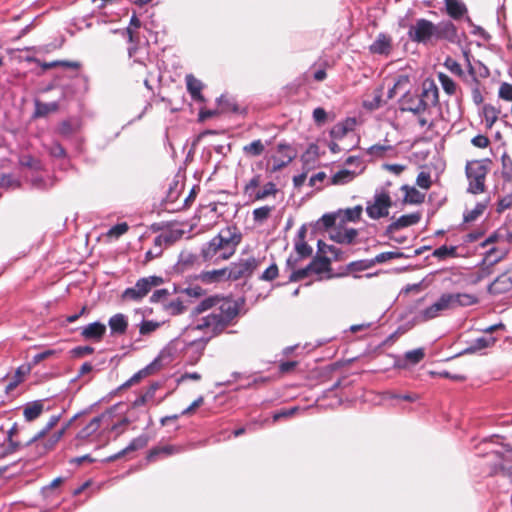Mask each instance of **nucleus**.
Wrapping results in <instances>:
<instances>
[{
	"instance_id": "1",
	"label": "nucleus",
	"mask_w": 512,
	"mask_h": 512,
	"mask_svg": "<svg viewBox=\"0 0 512 512\" xmlns=\"http://www.w3.org/2000/svg\"><path fill=\"white\" fill-rule=\"evenodd\" d=\"M243 305V299H235L231 295L215 294L202 299L192 310V315L198 317L192 329L203 332L207 337L192 341L189 346L201 344L203 351L211 339L238 322Z\"/></svg>"
},
{
	"instance_id": "2",
	"label": "nucleus",
	"mask_w": 512,
	"mask_h": 512,
	"mask_svg": "<svg viewBox=\"0 0 512 512\" xmlns=\"http://www.w3.org/2000/svg\"><path fill=\"white\" fill-rule=\"evenodd\" d=\"M242 241V233L237 226H227L219 231L200 251L204 262L218 264L229 260Z\"/></svg>"
},
{
	"instance_id": "3",
	"label": "nucleus",
	"mask_w": 512,
	"mask_h": 512,
	"mask_svg": "<svg viewBox=\"0 0 512 512\" xmlns=\"http://www.w3.org/2000/svg\"><path fill=\"white\" fill-rule=\"evenodd\" d=\"M408 37L411 41L419 44H432L439 40L455 42L457 40V28L451 21H441L437 24L421 18L408 30Z\"/></svg>"
},
{
	"instance_id": "4",
	"label": "nucleus",
	"mask_w": 512,
	"mask_h": 512,
	"mask_svg": "<svg viewBox=\"0 0 512 512\" xmlns=\"http://www.w3.org/2000/svg\"><path fill=\"white\" fill-rule=\"evenodd\" d=\"M439 103V90L432 79H425L419 91H407L400 100V109L415 115H422Z\"/></svg>"
},
{
	"instance_id": "5",
	"label": "nucleus",
	"mask_w": 512,
	"mask_h": 512,
	"mask_svg": "<svg viewBox=\"0 0 512 512\" xmlns=\"http://www.w3.org/2000/svg\"><path fill=\"white\" fill-rule=\"evenodd\" d=\"M491 164L488 158L467 161L465 175L468 180V193L478 195L486 191V178Z\"/></svg>"
},
{
	"instance_id": "6",
	"label": "nucleus",
	"mask_w": 512,
	"mask_h": 512,
	"mask_svg": "<svg viewBox=\"0 0 512 512\" xmlns=\"http://www.w3.org/2000/svg\"><path fill=\"white\" fill-rule=\"evenodd\" d=\"M260 265L261 260L254 256L241 258L237 262L231 263L228 267V280L238 281L243 278H249Z\"/></svg>"
},
{
	"instance_id": "7",
	"label": "nucleus",
	"mask_w": 512,
	"mask_h": 512,
	"mask_svg": "<svg viewBox=\"0 0 512 512\" xmlns=\"http://www.w3.org/2000/svg\"><path fill=\"white\" fill-rule=\"evenodd\" d=\"M392 199L387 192H381L374 196V201L366 206V213L371 219H380L389 215Z\"/></svg>"
},
{
	"instance_id": "8",
	"label": "nucleus",
	"mask_w": 512,
	"mask_h": 512,
	"mask_svg": "<svg viewBox=\"0 0 512 512\" xmlns=\"http://www.w3.org/2000/svg\"><path fill=\"white\" fill-rule=\"evenodd\" d=\"M297 156V152L294 148L286 143H280L277 145L276 154L272 156V172H277L290 164Z\"/></svg>"
},
{
	"instance_id": "9",
	"label": "nucleus",
	"mask_w": 512,
	"mask_h": 512,
	"mask_svg": "<svg viewBox=\"0 0 512 512\" xmlns=\"http://www.w3.org/2000/svg\"><path fill=\"white\" fill-rule=\"evenodd\" d=\"M164 283V279L159 276H149L141 278L137 281L134 288H130V299L141 300L153 287L160 286Z\"/></svg>"
},
{
	"instance_id": "10",
	"label": "nucleus",
	"mask_w": 512,
	"mask_h": 512,
	"mask_svg": "<svg viewBox=\"0 0 512 512\" xmlns=\"http://www.w3.org/2000/svg\"><path fill=\"white\" fill-rule=\"evenodd\" d=\"M420 220L421 213L419 212L402 215L386 227L384 235L390 239H395L398 243H403L404 239L393 238V233L402 228L413 226Z\"/></svg>"
},
{
	"instance_id": "11",
	"label": "nucleus",
	"mask_w": 512,
	"mask_h": 512,
	"mask_svg": "<svg viewBox=\"0 0 512 512\" xmlns=\"http://www.w3.org/2000/svg\"><path fill=\"white\" fill-rule=\"evenodd\" d=\"M446 306L449 309L467 307L478 303V298L470 293H444L442 294Z\"/></svg>"
},
{
	"instance_id": "12",
	"label": "nucleus",
	"mask_w": 512,
	"mask_h": 512,
	"mask_svg": "<svg viewBox=\"0 0 512 512\" xmlns=\"http://www.w3.org/2000/svg\"><path fill=\"white\" fill-rule=\"evenodd\" d=\"M393 51V39L390 35L379 33L374 42L369 46L371 54L388 57Z\"/></svg>"
},
{
	"instance_id": "13",
	"label": "nucleus",
	"mask_w": 512,
	"mask_h": 512,
	"mask_svg": "<svg viewBox=\"0 0 512 512\" xmlns=\"http://www.w3.org/2000/svg\"><path fill=\"white\" fill-rule=\"evenodd\" d=\"M106 325L101 322H93L83 327L80 335L84 340L100 342L106 334Z\"/></svg>"
},
{
	"instance_id": "14",
	"label": "nucleus",
	"mask_w": 512,
	"mask_h": 512,
	"mask_svg": "<svg viewBox=\"0 0 512 512\" xmlns=\"http://www.w3.org/2000/svg\"><path fill=\"white\" fill-rule=\"evenodd\" d=\"M445 310H448V308L443 299V296L441 295L440 298L435 303L419 312L418 319L421 322H427L437 318Z\"/></svg>"
},
{
	"instance_id": "15",
	"label": "nucleus",
	"mask_w": 512,
	"mask_h": 512,
	"mask_svg": "<svg viewBox=\"0 0 512 512\" xmlns=\"http://www.w3.org/2000/svg\"><path fill=\"white\" fill-rule=\"evenodd\" d=\"M512 289V273L505 272L499 275L488 287L491 294H503Z\"/></svg>"
},
{
	"instance_id": "16",
	"label": "nucleus",
	"mask_w": 512,
	"mask_h": 512,
	"mask_svg": "<svg viewBox=\"0 0 512 512\" xmlns=\"http://www.w3.org/2000/svg\"><path fill=\"white\" fill-rule=\"evenodd\" d=\"M183 451L181 446L176 445H159L153 447L147 454L149 462L157 460L159 457H168Z\"/></svg>"
},
{
	"instance_id": "17",
	"label": "nucleus",
	"mask_w": 512,
	"mask_h": 512,
	"mask_svg": "<svg viewBox=\"0 0 512 512\" xmlns=\"http://www.w3.org/2000/svg\"><path fill=\"white\" fill-rule=\"evenodd\" d=\"M187 90L190 93L193 100L197 102H204V96L201 91L203 89V84L200 80H198L194 75L188 74L185 77Z\"/></svg>"
},
{
	"instance_id": "18",
	"label": "nucleus",
	"mask_w": 512,
	"mask_h": 512,
	"mask_svg": "<svg viewBox=\"0 0 512 512\" xmlns=\"http://www.w3.org/2000/svg\"><path fill=\"white\" fill-rule=\"evenodd\" d=\"M358 235V231L354 228L336 229L330 234L331 240L340 244H352Z\"/></svg>"
},
{
	"instance_id": "19",
	"label": "nucleus",
	"mask_w": 512,
	"mask_h": 512,
	"mask_svg": "<svg viewBox=\"0 0 512 512\" xmlns=\"http://www.w3.org/2000/svg\"><path fill=\"white\" fill-rule=\"evenodd\" d=\"M108 325L110 328L111 335L117 336L125 334L128 327V322L126 320L125 315L115 314L109 319Z\"/></svg>"
},
{
	"instance_id": "20",
	"label": "nucleus",
	"mask_w": 512,
	"mask_h": 512,
	"mask_svg": "<svg viewBox=\"0 0 512 512\" xmlns=\"http://www.w3.org/2000/svg\"><path fill=\"white\" fill-rule=\"evenodd\" d=\"M497 339L493 336H482L475 339L471 344L465 349V353L473 354L480 350L492 347L496 343Z\"/></svg>"
},
{
	"instance_id": "21",
	"label": "nucleus",
	"mask_w": 512,
	"mask_h": 512,
	"mask_svg": "<svg viewBox=\"0 0 512 512\" xmlns=\"http://www.w3.org/2000/svg\"><path fill=\"white\" fill-rule=\"evenodd\" d=\"M229 268L216 269L211 271H204L200 275V279L204 283H216L224 280H228Z\"/></svg>"
},
{
	"instance_id": "22",
	"label": "nucleus",
	"mask_w": 512,
	"mask_h": 512,
	"mask_svg": "<svg viewBox=\"0 0 512 512\" xmlns=\"http://www.w3.org/2000/svg\"><path fill=\"white\" fill-rule=\"evenodd\" d=\"M183 188V185H180L178 181H174L167 192L166 198L164 200L165 209L169 212L171 211V207H176L178 204L176 203L181 190Z\"/></svg>"
},
{
	"instance_id": "23",
	"label": "nucleus",
	"mask_w": 512,
	"mask_h": 512,
	"mask_svg": "<svg viewBox=\"0 0 512 512\" xmlns=\"http://www.w3.org/2000/svg\"><path fill=\"white\" fill-rule=\"evenodd\" d=\"M44 405L41 400L28 403L23 409V416L26 421L31 422L37 419L43 412Z\"/></svg>"
},
{
	"instance_id": "24",
	"label": "nucleus",
	"mask_w": 512,
	"mask_h": 512,
	"mask_svg": "<svg viewBox=\"0 0 512 512\" xmlns=\"http://www.w3.org/2000/svg\"><path fill=\"white\" fill-rule=\"evenodd\" d=\"M401 190L405 192L403 202L407 204H421L424 202L425 195L415 187L403 185Z\"/></svg>"
},
{
	"instance_id": "25",
	"label": "nucleus",
	"mask_w": 512,
	"mask_h": 512,
	"mask_svg": "<svg viewBox=\"0 0 512 512\" xmlns=\"http://www.w3.org/2000/svg\"><path fill=\"white\" fill-rule=\"evenodd\" d=\"M447 14L453 19H460L467 12L465 5L458 0H445Z\"/></svg>"
},
{
	"instance_id": "26",
	"label": "nucleus",
	"mask_w": 512,
	"mask_h": 512,
	"mask_svg": "<svg viewBox=\"0 0 512 512\" xmlns=\"http://www.w3.org/2000/svg\"><path fill=\"white\" fill-rule=\"evenodd\" d=\"M174 292L175 290L170 291L167 288L156 289L150 297V302L160 304L162 306V309L164 310L165 305H167V303H169L173 298L172 296Z\"/></svg>"
},
{
	"instance_id": "27",
	"label": "nucleus",
	"mask_w": 512,
	"mask_h": 512,
	"mask_svg": "<svg viewBox=\"0 0 512 512\" xmlns=\"http://www.w3.org/2000/svg\"><path fill=\"white\" fill-rule=\"evenodd\" d=\"M309 269L311 270V274H322L329 272L331 271V261L325 256L317 257L309 263Z\"/></svg>"
},
{
	"instance_id": "28",
	"label": "nucleus",
	"mask_w": 512,
	"mask_h": 512,
	"mask_svg": "<svg viewBox=\"0 0 512 512\" xmlns=\"http://www.w3.org/2000/svg\"><path fill=\"white\" fill-rule=\"evenodd\" d=\"M487 456L495 462V465L491 468L489 475L493 476L499 473H502L503 475L508 474L507 468L503 463L504 457L500 452L491 451L487 453Z\"/></svg>"
},
{
	"instance_id": "29",
	"label": "nucleus",
	"mask_w": 512,
	"mask_h": 512,
	"mask_svg": "<svg viewBox=\"0 0 512 512\" xmlns=\"http://www.w3.org/2000/svg\"><path fill=\"white\" fill-rule=\"evenodd\" d=\"M69 425H70V423H67L62 429L56 431L47 439L42 440L43 445L41 446V451L42 452H50L51 450H53L55 448L56 444L60 441V439L65 434V431Z\"/></svg>"
},
{
	"instance_id": "30",
	"label": "nucleus",
	"mask_w": 512,
	"mask_h": 512,
	"mask_svg": "<svg viewBox=\"0 0 512 512\" xmlns=\"http://www.w3.org/2000/svg\"><path fill=\"white\" fill-rule=\"evenodd\" d=\"M101 421V417H94L84 428L79 431L77 438L80 440L89 439L99 430Z\"/></svg>"
},
{
	"instance_id": "31",
	"label": "nucleus",
	"mask_w": 512,
	"mask_h": 512,
	"mask_svg": "<svg viewBox=\"0 0 512 512\" xmlns=\"http://www.w3.org/2000/svg\"><path fill=\"white\" fill-rule=\"evenodd\" d=\"M163 311L169 316H178L186 311V306L180 297H173Z\"/></svg>"
},
{
	"instance_id": "32",
	"label": "nucleus",
	"mask_w": 512,
	"mask_h": 512,
	"mask_svg": "<svg viewBox=\"0 0 512 512\" xmlns=\"http://www.w3.org/2000/svg\"><path fill=\"white\" fill-rule=\"evenodd\" d=\"M273 211H274V206L265 205V206L255 208L252 211V217H253L254 223H256L258 225H262L270 218Z\"/></svg>"
},
{
	"instance_id": "33",
	"label": "nucleus",
	"mask_w": 512,
	"mask_h": 512,
	"mask_svg": "<svg viewBox=\"0 0 512 512\" xmlns=\"http://www.w3.org/2000/svg\"><path fill=\"white\" fill-rule=\"evenodd\" d=\"M482 110L486 128L491 129L499 118L500 110L491 104H485Z\"/></svg>"
},
{
	"instance_id": "34",
	"label": "nucleus",
	"mask_w": 512,
	"mask_h": 512,
	"mask_svg": "<svg viewBox=\"0 0 512 512\" xmlns=\"http://www.w3.org/2000/svg\"><path fill=\"white\" fill-rule=\"evenodd\" d=\"M488 201L478 202L475 207L470 210L466 211L463 215V221L464 223H471L476 221L487 209Z\"/></svg>"
},
{
	"instance_id": "35",
	"label": "nucleus",
	"mask_w": 512,
	"mask_h": 512,
	"mask_svg": "<svg viewBox=\"0 0 512 512\" xmlns=\"http://www.w3.org/2000/svg\"><path fill=\"white\" fill-rule=\"evenodd\" d=\"M162 324L163 322L143 319L137 326L140 336L148 337L156 332L162 326Z\"/></svg>"
},
{
	"instance_id": "36",
	"label": "nucleus",
	"mask_w": 512,
	"mask_h": 512,
	"mask_svg": "<svg viewBox=\"0 0 512 512\" xmlns=\"http://www.w3.org/2000/svg\"><path fill=\"white\" fill-rule=\"evenodd\" d=\"M181 236H182V232H180V231H166V232L161 233L154 239V244L156 246H161V247L163 244L171 245L175 241L180 239Z\"/></svg>"
},
{
	"instance_id": "37",
	"label": "nucleus",
	"mask_w": 512,
	"mask_h": 512,
	"mask_svg": "<svg viewBox=\"0 0 512 512\" xmlns=\"http://www.w3.org/2000/svg\"><path fill=\"white\" fill-rule=\"evenodd\" d=\"M59 104L57 102L44 103L41 101L35 102V116L36 117H45L49 113H53L58 111Z\"/></svg>"
},
{
	"instance_id": "38",
	"label": "nucleus",
	"mask_w": 512,
	"mask_h": 512,
	"mask_svg": "<svg viewBox=\"0 0 512 512\" xmlns=\"http://www.w3.org/2000/svg\"><path fill=\"white\" fill-rule=\"evenodd\" d=\"M356 176L354 171L342 169L335 173L331 178L332 185H344L351 182Z\"/></svg>"
},
{
	"instance_id": "39",
	"label": "nucleus",
	"mask_w": 512,
	"mask_h": 512,
	"mask_svg": "<svg viewBox=\"0 0 512 512\" xmlns=\"http://www.w3.org/2000/svg\"><path fill=\"white\" fill-rule=\"evenodd\" d=\"M265 151V145L260 139L243 146V153L249 157L260 156Z\"/></svg>"
},
{
	"instance_id": "40",
	"label": "nucleus",
	"mask_w": 512,
	"mask_h": 512,
	"mask_svg": "<svg viewBox=\"0 0 512 512\" xmlns=\"http://www.w3.org/2000/svg\"><path fill=\"white\" fill-rule=\"evenodd\" d=\"M278 192L276 184L273 182L266 183L262 189H259L255 192L252 197L253 201H259L268 198L269 196H275Z\"/></svg>"
},
{
	"instance_id": "41",
	"label": "nucleus",
	"mask_w": 512,
	"mask_h": 512,
	"mask_svg": "<svg viewBox=\"0 0 512 512\" xmlns=\"http://www.w3.org/2000/svg\"><path fill=\"white\" fill-rule=\"evenodd\" d=\"M501 176L505 182H512V158L504 153L501 156Z\"/></svg>"
},
{
	"instance_id": "42",
	"label": "nucleus",
	"mask_w": 512,
	"mask_h": 512,
	"mask_svg": "<svg viewBox=\"0 0 512 512\" xmlns=\"http://www.w3.org/2000/svg\"><path fill=\"white\" fill-rule=\"evenodd\" d=\"M438 79L446 94L454 95L456 93L457 85L452 78L445 73L440 72L438 73Z\"/></svg>"
},
{
	"instance_id": "43",
	"label": "nucleus",
	"mask_w": 512,
	"mask_h": 512,
	"mask_svg": "<svg viewBox=\"0 0 512 512\" xmlns=\"http://www.w3.org/2000/svg\"><path fill=\"white\" fill-rule=\"evenodd\" d=\"M362 211H363V209H362V206H360V205L344 210L343 218H342L341 222L342 223H345L347 221L356 222V221L360 220ZM341 214H342V211H341Z\"/></svg>"
},
{
	"instance_id": "44",
	"label": "nucleus",
	"mask_w": 512,
	"mask_h": 512,
	"mask_svg": "<svg viewBox=\"0 0 512 512\" xmlns=\"http://www.w3.org/2000/svg\"><path fill=\"white\" fill-rule=\"evenodd\" d=\"M425 357V351L423 348H417L414 350L407 351L404 354V359L412 365H416L421 362Z\"/></svg>"
},
{
	"instance_id": "45",
	"label": "nucleus",
	"mask_w": 512,
	"mask_h": 512,
	"mask_svg": "<svg viewBox=\"0 0 512 512\" xmlns=\"http://www.w3.org/2000/svg\"><path fill=\"white\" fill-rule=\"evenodd\" d=\"M157 360L149 364L147 367L130 377V385L138 383L143 377L153 374L157 370Z\"/></svg>"
},
{
	"instance_id": "46",
	"label": "nucleus",
	"mask_w": 512,
	"mask_h": 512,
	"mask_svg": "<svg viewBox=\"0 0 512 512\" xmlns=\"http://www.w3.org/2000/svg\"><path fill=\"white\" fill-rule=\"evenodd\" d=\"M434 257L438 259H446L447 257H456L457 256V247L456 246H446L443 245L433 251L432 254Z\"/></svg>"
},
{
	"instance_id": "47",
	"label": "nucleus",
	"mask_w": 512,
	"mask_h": 512,
	"mask_svg": "<svg viewBox=\"0 0 512 512\" xmlns=\"http://www.w3.org/2000/svg\"><path fill=\"white\" fill-rule=\"evenodd\" d=\"M199 188L197 186H194L191 190L189 195L183 200V202L179 203L176 207H171L172 212L181 211L184 209H187L191 206V204L194 202L197 192Z\"/></svg>"
},
{
	"instance_id": "48",
	"label": "nucleus",
	"mask_w": 512,
	"mask_h": 512,
	"mask_svg": "<svg viewBox=\"0 0 512 512\" xmlns=\"http://www.w3.org/2000/svg\"><path fill=\"white\" fill-rule=\"evenodd\" d=\"M390 150H392L391 145L374 144L367 149V154L373 157L382 158Z\"/></svg>"
},
{
	"instance_id": "49",
	"label": "nucleus",
	"mask_w": 512,
	"mask_h": 512,
	"mask_svg": "<svg viewBox=\"0 0 512 512\" xmlns=\"http://www.w3.org/2000/svg\"><path fill=\"white\" fill-rule=\"evenodd\" d=\"M127 231L128 224L126 222H122L110 228L106 233V237L109 240L117 239L120 236L124 235Z\"/></svg>"
},
{
	"instance_id": "50",
	"label": "nucleus",
	"mask_w": 512,
	"mask_h": 512,
	"mask_svg": "<svg viewBox=\"0 0 512 512\" xmlns=\"http://www.w3.org/2000/svg\"><path fill=\"white\" fill-rule=\"evenodd\" d=\"M404 254L402 252L398 251H388V252H382L378 254L374 259L371 260L373 262V266L376 263H384L386 261L392 260V259H399L402 258Z\"/></svg>"
},
{
	"instance_id": "51",
	"label": "nucleus",
	"mask_w": 512,
	"mask_h": 512,
	"mask_svg": "<svg viewBox=\"0 0 512 512\" xmlns=\"http://www.w3.org/2000/svg\"><path fill=\"white\" fill-rule=\"evenodd\" d=\"M58 420H59V417H57V416L51 417L49 422L46 424V426L41 431H39L34 437H32L28 441V444H32L33 442H36L37 440L43 439L47 435V433L57 424Z\"/></svg>"
},
{
	"instance_id": "52",
	"label": "nucleus",
	"mask_w": 512,
	"mask_h": 512,
	"mask_svg": "<svg viewBox=\"0 0 512 512\" xmlns=\"http://www.w3.org/2000/svg\"><path fill=\"white\" fill-rule=\"evenodd\" d=\"M444 66L454 75L462 77L464 75V71L461 65L452 57H447L444 62Z\"/></svg>"
},
{
	"instance_id": "53",
	"label": "nucleus",
	"mask_w": 512,
	"mask_h": 512,
	"mask_svg": "<svg viewBox=\"0 0 512 512\" xmlns=\"http://www.w3.org/2000/svg\"><path fill=\"white\" fill-rule=\"evenodd\" d=\"M309 275H311V270L309 269V264H308L304 268L294 270L289 276V281L290 282H298V281H301V280L307 278Z\"/></svg>"
},
{
	"instance_id": "54",
	"label": "nucleus",
	"mask_w": 512,
	"mask_h": 512,
	"mask_svg": "<svg viewBox=\"0 0 512 512\" xmlns=\"http://www.w3.org/2000/svg\"><path fill=\"white\" fill-rule=\"evenodd\" d=\"M416 184L425 190H428L431 187V175L429 172L421 171L416 178Z\"/></svg>"
},
{
	"instance_id": "55",
	"label": "nucleus",
	"mask_w": 512,
	"mask_h": 512,
	"mask_svg": "<svg viewBox=\"0 0 512 512\" xmlns=\"http://www.w3.org/2000/svg\"><path fill=\"white\" fill-rule=\"evenodd\" d=\"M279 269L277 264H271L260 276V280L273 281L278 277Z\"/></svg>"
},
{
	"instance_id": "56",
	"label": "nucleus",
	"mask_w": 512,
	"mask_h": 512,
	"mask_svg": "<svg viewBox=\"0 0 512 512\" xmlns=\"http://www.w3.org/2000/svg\"><path fill=\"white\" fill-rule=\"evenodd\" d=\"M261 184V175H254L244 186L243 190L245 194H249L252 197V192L258 188Z\"/></svg>"
},
{
	"instance_id": "57",
	"label": "nucleus",
	"mask_w": 512,
	"mask_h": 512,
	"mask_svg": "<svg viewBox=\"0 0 512 512\" xmlns=\"http://www.w3.org/2000/svg\"><path fill=\"white\" fill-rule=\"evenodd\" d=\"M372 266L373 262H371V260H360L349 263L348 269L351 271H363L371 268Z\"/></svg>"
},
{
	"instance_id": "58",
	"label": "nucleus",
	"mask_w": 512,
	"mask_h": 512,
	"mask_svg": "<svg viewBox=\"0 0 512 512\" xmlns=\"http://www.w3.org/2000/svg\"><path fill=\"white\" fill-rule=\"evenodd\" d=\"M75 131V127L69 120L62 121L58 126V133L65 137L71 136Z\"/></svg>"
},
{
	"instance_id": "59",
	"label": "nucleus",
	"mask_w": 512,
	"mask_h": 512,
	"mask_svg": "<svg viewBox=\"0 0 512 512\" xmlns=\"http://www.w3.org/2000/svg\"><path fill=\"white\" fill-rule=\"evenodd\" d=\"M498 95L505 101H512V84L503 82L500 85Z\"/></svg>"
},
{
	"instance_id": "60",
	"label": "nucleus",
	"mask_w": 512,
	"mask_h": 512,
	"mask_svg": "<svg viewBox=\"0 0 512 512\" xmlns=\"http://www.w3.org/2000/svg\"><path fill=\"white\" fill-rule=\"evenodd\" d=\"M512 208V192L501 197L497 203V212L502 213L503 211Z\"/></svg>"
},
{
	"instance_id": "61",
	"label": "nucleus",
	"mask_w": 512,
	"mask_h": 512,
	"mask_svg": "<svg viewBox=\"0 0 512 512\" xmlns=\"http://www.w3.org/2000/svg\"><path fill=\"white\" fill-rule=\"evenodd\" d=\"M295 250L302 258L309 257L312 254V248L305 241H297Z\"/></svg>"
},
{
	"instance_id": "62",
	"label": "nucleus",
	"mask_w": 512,
	"mask_h": 512,
	"mask_svg": "<svg viewBox=\"0 0 512 512\" xmlns=\"http://www.w3.org/2000/svg\"><path fill=\"white\" fill-rule=\"evenodd\" d=\"M313 120L318 126H322L327 121V112L322 107L313 110Z\"/></svg>"
},
{
	"instance_id": "63",
	"label": "nucleus",
	"mask_w": 512,
	"mask_h": 512,
	"mask_svg": "<svg viewBox=\"0 0 512 512\" xmlns=\"http://www.w3.org/2000/svg\"><path fill=\"white\" fill-rule=\"evenodd\" d=\"M471 143L477 148L485 149L490 145V139L486 135L479 134L471 139Z\"/></svg>"
},
{
	"instance_id": "64",
	"label": "nucleus",
	"mask_w": 512,
	"mask_h": 512,
	"mask_svg": "<svg viewBox=\"0 0 512 512\" xmlns=\"http://www.w3.org/2000/svg\"><path fill=\"white\" fill-rule=\"evenodd\" d=\"M49 153L51 156L56 158L66 157V151L64 147L58 142L52 143V145L49 147Z\"/></svg>"
}]
</instances>
